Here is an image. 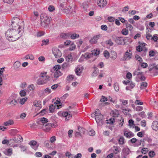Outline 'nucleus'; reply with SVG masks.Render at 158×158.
<instances>
[{
  "label": "nucleus",
  "mask_w": 158,
  "mask_h": 158,
  "mask_svg": "<svg viewBox=\"0 0 158 158\" xmlns=\"http://www.w3.org/2000/svg\"><path fill=\"white\" fill-rule=\"evenodd\" d=\"M135 57L137 60L140 63H141L143 61L142 58L141 57L138 55H135Z\"/></svg>",
  "instance_id": "obj_50"
},
{
  "label": "nucleus",
  "mask_w": 158,
  "mask_h": 158,
  "mask_svg": "<svg viewBox=\"0 0 158 158\" xmlns=\"http://www.w3.org/2000/svg\"><path fill=\"white\" fill-rule=\"evenodd\" d=\"M29 144L30 145L31 147L35 150H36L37 149L38 146L36 145L37 142L36 141L32 140L30 142Z\"/></svg>",
  "instance_id": "obj_20"
},
{
  "label": "nucleus",
  "mask_w": 158,
  "mask_h": 158,
  "mask_svg": "<svg viewBox=\"0 0 158 158\" xmlns=\"http://www.w3.org/2000/svg\"><path fill=\"white\" fill-rule=\"evenodd\" d=\"M48 122V120L47 118L43 117L40 118V121L37 122V123L38 124L42 125L43 126L44 125L46 124V123Z\"/></svg>",
  "instance_id": "obj_13"
},
{
  "label": "nucleus",
  "mask_w": 158,
  "mask_h": 158,
  "mask_svg": "<svg viewBox=\"0 0 158 158\" xmlns=\"http://www.w3.org/2000/svg\"><path fill=\"white\" fill-rule=\"evenodd\" d=\"M21 63L18 61H17L14 64V67L15 70L16 71H19L21 67Z\"/></svg>",
  "instance_id": "obj_17"
},
{
  "label": "nucleus",
  "mask_w": 158,
  "mask_h": 158,
  "mask_svg": "<svg viewBox=\"0 0 158 158\" xmlns=\"http://www.w3.org/2000/svg\"><path fill=\"white\" fill-rule=\"evenodd\" d=\"M12 150L11 148L8 149L7 151V153L6 154V155L8 156L11 155L12 154Z\"/></svg>",
  "instance_id": "obj_56"
},
{
  "label": "nucleus",
  "mask_w": 158,
  "mask_h": 158,
  "mask_svg": "<svg viewBox=\"0 0 158 158\" xmlns=\"http://www.w3.org/2000/svg\"><path fill=\"white\" fill-rule=\"evenodd\" d=\"M70 38L72 39H75L78 38L79 36V35L76 33L70 34Z\"/></svg>",
  "instance_id": "obj_32"
},
{
  "label": "nucleus",
  "mask_w": 158,
  "mask_h": 158,
  "mask_svg": "<svg viewBox=\"0 0 158 158\" xmlns=\"http://www.w3.org/2000/svg\"><path fill=\"white\" fill-rule=\"evenodd\" d=\"M54 124L51 123H48L42 126L43 130L45 132H49L51 128L52 127H55Z\"/></svg>",
  "instance_id": "obj_7"
},
{
  "label": "nucleus",
  "mask_w": 158,
  "mask_h": 158,
  "mask_svg": "<svg viewBox=\"0 0 158 158\" xmlns=\"http://www.w3.org/2000/svg\"><path fill=\"white\" fill-rule=\"evenodd\" d=\"M130 110L128 108L127 109H124L123 110V112L125 115L128 114V112H129Z\"/></svg>",
  "instance_id": "obj_63"
},
{
  "label": "nucleus",
  "mask_w": 158,
  "mask_h": 158,
  "mask_svg": "<svg viewBox=\"0 0 158 158\" xmlns=\"http://www.w3.org/2000/svg\"><path fill=\"white\" fill-rule=\"evenodd\" d=\"M129 141H130L131 143H136V142H137V143L138 141V140H137L135 138H132V139H130L129 140Z\"/></svg>",
  "instance_id": "obj_54"
},
{
  "label": "nucleus",
  "mask_w": 158,
  "mask_h": 158,
  "mask_svg": "<svg viewBox=\"0 0 158 158\" xmlns=\"http://www.w3.org/2000/svg\"><path fill=\"white\" fill-rule=\"evenodd\" d=\"M14 121L13 120L10 119L7 121L3 123V125L5 126H10L13 125L14 124Z\"/></svg>",
  "instance_id": "obj_28"
},
{
  "label": "nucleus",
  "mask_w": 158,
  "mask_h": 158,
  "mask_svg": "<svg viewBox=\"0 0 158 158\" xmlns=\"http://www.w3.org/2000/svg\"><path fill=\"white\" fill-rule=\"evenodd\" d=\"M115 41L117 44L119 45H122L124 43V39L122 37H117Z\"/></svg>",
  "instance_id": "obj_15"
},
{
  "label": "nucleus",
  "mask_w": 158,
  "mask_h": 158,
  "mask_svg": "<svg viewBox=\"0 0 158 158\" xmlns=\"http://www.w3.org/2000/svg\"><path fill=\"white\" fill-rule=\"evenodd\" d=\"M18 132V130L16 129H12L10 130V134L12 135H14Z\"/></svg>",
  "instance_id": "obj_41"
},
{
  "label": "nucleus",
  "mask_w": 158,
  "mask_h": 158,
  "mask_svg": "<svg viewBox=\"0 0 158 158\" xmlns=\"http://www.w3.org/2000/svg\"><path fill=\"white\" fill-rule=\"evenodd\" d=\"M148 84L146 82H143L140 84V88L141 89L145 88L147 86Z\"/></svg>",
  "instance_id": "obj_30"
},
{
  "label": "nucleus",
  "mask_w": 158,
  "mask_h": 158,
  "mask_svg": "<svg viewBox=\"0 0 158 158\" xmlns=\"http://www.w3.org/2000/svg\"><path fill=\"white\" fill-rule=\"evenodd\" d=\"M97 4L100 7H104L107 4L106 0H97Z\"/></svg>",
  "instance_id": "obj_10"
},
{
  "label": "nucleus",
  "mask_w": 158,
  "mask_h": 158,
  "mask_svg": "<svg viewBox=\"0 0 158 158\" xmlns=\"http://www.w3.org/2000/svg\"><path fill=\"white\" fill-rule=\"evenodd\" d=\"M99 70L96 67H94V70L91 75V77H93L96 76Z\"/></svg>",
  "instance_id": "obj_27"
},
{
  "label": "nucleus",
  "mask_w": 158,
  "mask_h": 158,
  "mask_svg": "<svg viewBox=\"0 0 158 158\" xmlns=\"http://www.w3.org/2000/svg\"><path fill=\"white\" fill-rule=\"evenodd\" d=\"M72 56L71 54H69L66 57V60L68 62L72 61Z\"/></svg>",
  "instance_id": "obj_34"
},
{
  "label": "nucleus",
  "mask_w": 158,
  "mask_h": 158,
  "mask_svg": "<svg viewBox=\"0 0 158 158\" xmlns=\"http://www.w3.org/2000/svg\"><path fill=\"white\" fill-rule=\"evenodd\" d=\"M158 35L157 34L154 35L152 38V40L154 41L155 42H157L158 40Z\"/></svg>",
  "instance_id": "obj_44"
},
{
  "label": "nucleus",
  "mask_w": 158,
  "mask_h": 158,
  "mask_svg": "<svg viewBox=\"0 0 158 158\" xmlns=\"http://www.w3.org/2000/svg\"><path fill=\"white\" fill-rule=\"evenodd\" d=\"M70 36V34L69 33H62L60 35V36L63 39H66L69 38Z\"/></svg>",
  "instance_id": "obj_25"
},
{
  "label": "nucleus",
  "mask_w": 158,
  "mask_h": 158,
  "mask_svg": "<svg viewBox=\"0 0 158 158\" xmlns=\"http://www.w3.org/2000/svg\"><path fill=\"white\" fill-rule=\"evenodd\" d=\"M126 28L130 31H131L133 28L132 26L131 25L128 23L126 24Z\"/></svg>",
  "instance_id": "obj_45"
},
{
  "label": "nucleus",
  "mask_w": 158,
  "mask_h": 158,
  "mask_svg": "<svg viewBox=\"0 0 158 158\" xmlns=\"http://www.w3.org/2000/svg\"><path fill=\"white\" fill-rule=\"evenodd\" d=\"M152 73H153L155 75L158 74V65H156L154 68L151 71H150Z\"/></svg>",
  "instance_id": "obj_26"
},
{
  "label": "nucleus",
  "mask_w": 158,
  "mask_h": 158,
  "mask_svg": "<svg viewBox=\"0 0 158 158\" xmlns=\"http://www.w3.org/2000/svg\"><path fill=\"white\" fill-rule=\"evenodd\" d=\"M100 51L99 49H95L92 51V55L97 56L99 54Z\"/></svg>",
  "instance_id": "obj_35"
},
{
  "label": "nucleus",
  "mask_w": 158,
  "mask_h": 158,
  "mask_svg": "<svg viewBox=\"0 0 158 158\" xmlns=\"http://www.w3.org/2000/svg\"><path fill=\"white\" fill-rule=\"evenodd\" d=\"M128 122L129 126H130V127H132L133 125L135 126V124H134V121L132 119H131L129 120Z\"/></svg>",
  "instance_id": "obj_53"
},
{
  "label": "nucleus",
  "mask_w": 158,
  "mask_h": 158,
  "mask_svg": "<svg viewBox=\"0 0 158 158\" xmlns=\"http://www.w3.org/2000/svg\"><path fill=\"white\" fill-rule=\"evenodd\" d=\"M124 139L122 136L119 138L118 142L120 144H123L124 143Z\"/></svg>",
  "instance_id": "obj_48"
},
{
  "label": "nucleus",
  "mask_w": 158,
  "mask_h": 158,
  "mask_svg": "<svg viewBox=\"0 0 158 158\" xmlns=\"http://www.w3.org/2000/svg\"><path fill=\"white\" fill-rule=\"evenodd\" d=\"M102 36V35L101 34H99L94 36L90 40V43L92 44H96L98 40L100 39Z\"/></svg>",
  "instance_id": "obj_9"
},
{
  "label": "nucleus",
  "mask_w": 158,
  "mask_h": 158,
  "mask_svg": "<svg viewBox=\"0 0 158 158\" xmlns=\"http://www.w3.org/2000/svg\"><path fill=\"white\" fill-rule=\"evenodd\" d=\"M76 74L78 76H80V74L81 73V71L80 70V69L79 68H76L75 71Z\"/></svg>",
  "instance_id": "obj_37"
},
{
  "label": "nucleus",
  "mask_w": 158,
  "mask_h": 158,
  "mask_svg": "<svg viewBox=\"0 0 158 158\" xmlns=\"http://www.w3.org/2000/svg\"><path fill=\"white\" fill-rule=\"evenodd\" d=\"M95 131L93 130H90L88 132V134L90 136H94L95 135Z\"/></svg>",
  "instance_id": "obj_59"
},
{
  "label": "nucleus",
  "mask_w": 158,
  "mask_h": 158,
  "mask_svg": "<svg viewBox=\"0 0 158 158\" xmlns=\"http://www.w3.org/2000/svg\"><path fill=\"white\" fill-rule=\"evenodd\" d=\"M48 9L50 11H53L55 10V7L52 6H50L48 8Z\"/></svg>",
  "instance_id": "obj_62"
},
{
  "label": "nucleus",
  "mask_w": 158,
  "mask_h": 158,
  "mask_svg": "<svg viewBox=\"0 0 158 158\" xmlns=\"http://www.w3.org/2000/svg\"><path fill=\"white\" fill-rule=\"evenodd\" d=\"M51 92V90L49 88H47L44 89V93L46 94H48L50 93Z\"/></svg>",
  "instance_id": "obj_40"
},
{
  "label": "nucleus",
  "mask_w": 158,
  "mask_h": 158,
  "mask_svg": "<svg viewBox=\"0 0 158 158\" xmlns=\"http://www.w3.org/2000/svg\"><path fill=\"white\" fill-rule=\"evenodd\" d=\"M20 94L21 97H23L25 96L26 92L24 90H22L20 92Z\"/></svg>",
  "instance_id": "obj_60"
},
{
  "label": "nucleus",
  "mask_w": 158,
  "mask_h": 158,
  "mask_svg": "<svg viewBox=\"0 0 158 158\" xmlns=\"http://www.w3.org/2000/svg\"><path fill=\"white\" fill-rule=\"evenodd\" d=\"M149 156L150 157H153L155 155V152L153 151H150L148 153Z\"/></svg>",
  "instance_id": "obj_58"
},
{
  "label": "nucleus",
  "mask_w": 158,
  "mask_h": 158,
  "mask_svg": "<svg viewBox=\"0 0 158 158\" xmlns=\"http://www.w3.org/2000/svg\"><path fill=\"white\" fill-rule=\"evenodd\" d=\"M152 127L153 130L157 131L158 130V122L156 121H153Z\"/></svg>",
  "instance_id": "obj_22"
},
{
  "label": "nucleus",
  "mask_w": 158,
  "mask_h": 158,
  "mask_svg": "<svg viewBox=\"0 0 158 158\" xmlns=\"http://www.w3.org/2000/svg\"><path fill=\"white\" fill-rule=\"evenodd\" d=\"M62 73L60 71H57L53 72V77L56 79L58 78L59 77L61 76Z\"/></svg>",
  "instance_id": "obj_16"
},
{
  "label": "nucleus",
  "mask_w": 158,
  "mask_h": 158,
  "mask_svg": "<svg viewBox=\"0 0 158 158\" xmlns=\"http://www.w3.org/2000/svg\"><path fill=\"white\" fill-rule=\"evenodd\" d=\"M60 99L58 98L57 99H53L52 102L53 103L55 104V105H56L60 103Z\"/></svg>",
  "instance_id": "obj_39"
},
{
  "label": "nucleus",
  "mask_w": 158,
  "mask_h": 158,
  "mask_svg": "<svg viewBox=\"0 0 158 158\" xmlns=\"http://www.w3.org/2000/svg\"><path fill=\"white\" fill-rule=\"evenodd\" d=\"M124 135L127 138H130L134 136V134L130 131H124Z\"/></svg>",
  "instance_id": "obj_14"
},
{
  "label": "nucleus",
  "mask_w": 158,
  "mask_h": 158,
  "mask_svg": "<svg viewBox=\"0 0 158 158\" xmlns=\"http://www.w3.org/2000/svg\"><path fill=\"white\" fill-rule=\"evenodd\" d=\"M47 73L45 72L41 73L39 76V78L43 79H46V80L49 81L50 77L47 75Z\"/></svg>",
  "instance_id": "obj_12"
},
{
  "label": "nucleus",
  "mask_w": 158,
  "mask_h": 158,
  "mask_svg": "<svg viewBox=\"0 0 158 158\" xmlns=\"http://www.w3.org/2000/svg\"><path fill=\"white\" fill-rule=\"evenodd\" d=\"M108 20L109 22H112L115 21V19L112 17H110L108 18Z\"/></svg>",
  "instance_id": "obj_64"
},
{
  "label": "nucleus",
  "mask_w": 158,
  "mask_h": 158,
  "mask_svg": "<svg viewBox=\"0 0 158 158\" xmlns=\"http://www.w3.org/2000/svg\"><path fill=\"white\" fill-rule=\"evenodd\" d=\"M96 121L98 125L102 126L104 123V117L99 109L96 110Z\"/></svg>",
  "instance_id": "obj_2"
},
{
  "label": "nucleus",
  "mask_w": 158,
  "mask_h": 158,
  "mask_svg": "<svg viewBox=\"0 0 158 158\" xmlns=\"http://www.w3.org/2000/svg\"><path fill=\"white\" fill-rule=\"evenodd\" d=\"M61 68V66L60 65H56L54 66L53 68V72L56 71H60Z\"/></svg>",
  "instance_id": "obj_33"
},
{
  "label": "nucleus",
  "mask_w": 158,
  "mask_h": 158,
  "mask_svg": "<svg viewBox=\"0 0 158 158\" xmlns=\"http://www.w3.org/2000/svg\"><path fill=\"white\" fill-rule=\"evenodd\" d=\"M143 109V107L140 106H138L136 107L135 110L137 111H140L142 110Z\"/></svg>",
  "instance_id": "obj_51"
},
{
  "label": "nucleus",
  "mask_w": 158,
  "mask_h": 158,
  "mask_svg": "<svg viewBox=\"0 0 158 158\" xmlns=\"http://www.w3.org/2000/svg\"><path fill=\"white\" fill-rule=\"evenodd\" d=\"M59 116L60 117H65L66 120H69L72 117V115L70 114H69L67 112H59L58 113Z\"/></svg>",
  "instance_id": "obj_5"
},
{
  "label": "nucleus",
  "mask_w": 158,
  "mask_h": 158,
  "mask_svg": "<svg viewBox=\"0 0 158 158\" xmlns=\"http://www.w3.org/2000/svg\"><path fill=\"white\" fill-rule=\"evenodd\" d=\"M11 25L13 28L8 30L6 32L5 35L8 38H12L10 40L8 39L10 41H14L18 40L19 38V36H17V35L20 31L19 30L20 26L17 23H15L13 22H12Z\"/></svg>",
  "instance_id": "obj_1"
},
{
  "label": "nucleus",
  "mask_w": 158,
  "mask_h": 158,
  "mask_svg": "<svg viewBox=\"0 0 158 158\" xmlns=\"http://www.w3.org/2000/svg\"><path fill=\"white\" fill-rule=\"evenodd\" d=\"M114 88L116 91H118L119 90V85L118 83L115 82L114 84Z\"/></svg>",
  "instance_id": "obj_38"
},
{
  "label": "nucleus",
  "mask_w": 158,
  "mask_h": 158,
  "mask_svg": "<svg viewBox=\"0 0 158 158\" xmlns=\"http://www.w3.org/2000/svg\"><path fill=\"white\" fill-rule=\"evenodd\" d=\"M156 64H155L153 63L152 64H150L149 66L148 69L150 71H151L152 70V69L154 68V67L156 66Z\"/></svg>",
  "instance_id": "obj_52"
},
{
  "label": "nucleus",
  "mask_w": 158,
  "mask_h": 158,
  "mask_svg": "<svg viewBox=\"0 0 158 158\" xmlns=\"http://www.w3.org/2000/svg\"><path fill=\"white\" fill-rule=\"evenodd\" d=\"M138 13V11L135 10H132L131 11H130L128 12V13L129 14H131V15H134L136 13Z\"/></svg>",
  "instance_id": "obj_55"
},
{
  "label": "nucleus",
  "mask_w": 158,
  "mask_h": 158,
  "mask_svg": "<svg viewBox=\"0 0 158 158\" xmlns=\"http://www.w3.org/2000/svg\"><path fill=\"white\" fill-rule=\"evenodd\" d=\"M62 107V105L60 104L59 105H54L53 104L49 106L50 112L52 113L56 108L57 109H59Z\"/></svg>",
  "instance_id": "obj_11"
},
{
  "label": "nucleus",
  "mask_w": 158,
  "mask_h": 158,
  "mask_svg": "<svg viewBox=\"0 0 158 158\" xmlns=\"http://www.w3.org/2000/svg\"><path fill=\"white\" fill-rule=\"evenodd\" d=\"M69 94H65L61 98V100H62L63 101H64L65 99L69 96Z\"/></svg>",
  "instance_id": "obj_57"
},
{
  "label": "nucleus",
  "mask_w": 158,
  "mask_h": 158,
  "mask_svg": "<svg viewBox=\"0 0 158 158\" xmlns=\"http://www.w3.org/2000/svg\"><path fill=\"white\" fill-rule=\"evenodd\" d=\"M131 50H129L126 52L124 54L123 57L121 58V60L122 61L128 60L131 58L132 54Z\"/></svg>",
  "instance_id": "obj_6"
},
{
  "label": "nucleus",
  "mask_w": 158,
  "mask_h": 158,
  "mask_svg": "<svg viewBox=\"0 0 158 158\" xmlns=\"http://www.w3.org/2000/svg\"><path fill=\"white\" fill-rule=\"evenodd\" d=\"M44 32H38L37 33V36L40 37L44 35Z\"/></svg>",
  "instance_id": "obj_61"
},
{
  "label": "nucleus",
  "mask_w": 158,
  "mask_h": 158,
  "mask_svg": "<svg viewBox=\"0 0 158 158\" xmlns=\"http://www.w3.org/2000/svg\"><path fill=\"white\" fill-rule=\"evenodd\" d=\"M130 86H127L126 88V89L127 90H131V89L134 88L135 86V84L134 83L132 82V81H130L129 83Z\"/></svg>",
  "instance_id": "obj_24"
},
{
  "label": "nucleus",
  "mask_w": 158,
  "mask_h": 158,
  "mask_svg": "<svg viewBox=\"0 0 158 158\" xmlns=\"http://www.w3.org/2000/svg\"><path fill=\"white\" fill-rule=\"evenodd\" d=\"M121 33L123 35H126L128 34V31L126 28H123L121 31Z\"/></svg>",
  "instance_id": "obj_36"
},
{
  "label": "nucleus",
  "mask_w": 158,
  "mask_h": 158,
  "mask_svg": "<svg viewBox=\"0 0 158 158\" xmlns=\"http://www.w3.org/2000/svg\"><path fill=\"white\" fill-rule=\"evenodd\" d=\"M48 81L46 79H43L39 78L37 81V84L39 85H41L46 83Z\"/></svg>",
  "instance_id": "obj_18"
},
{
  "label": "nucleus",
  "mask_w": 158,
  "mask_h": 158,
  "mask_svg": "<svg viewBox=\"0 0 158 158\" xmlns=\"http://www.w3.org/2000/svg\"><path fill=\"white\" fill-rule=\"evenodd\" d=\"M27 98H23L21 99L19 101V103L22 105L24 104L25 102H26Z\"/></svg>",
  "instance_id": "obj_47"
},
{
  "label": "nucleus",
  "mask_w": 158,
  "mask_h": 158,
  "mask_svg": "<svg viewBox=\"0 0 158 158\" xmlns=\"http://www.w3.org/2000/svg\"><path fill=\"white\" fill-rule=\"evenodd\" d=\"M133 76L136 75L137 78L140 79L141 81H144L145 80L146 78L144 76V73L142 72L139 68L135 70L133 73Z\"/></svg>",
  "instance_id": "obj_4"
},
{
  "label": "nucleus",
  "mask_w": 158,
  "mask_h": 158,
  "mask_svg": "<svg viewBox=\"0 0 158 158\" xmlns=\"http://www.w3.org/2000/svg\"><path fill=\"white\" fill-rule=\"evenodd\" d=\"M52 52L55 57L57 58L60 57L61 56L62 54L61 52L57 48H53Z\"/></svg>",
  "instance_id": "obj_8"
},
{
  "label": "nucleus",
  "mask_w": 158,
  "mask_h": 158,
  "mask_svg": "<svg viewBox=\"0 0 158 158\" xmlns=\"http://www.w3.org/2000/svg\"><path fill=\"white\" fill-rule=\"evenodd\" d=\"M42 43V44H41V46H43V45H47L49 44V40L48 39H47L46 40H43Z\"/></svg>",
  "instance_id": "obj_43"
},
{
  "label": "nucleus",
  "mask_w": 158,
  "mask_h": 158,
  "mask_svg": "<svg viewBox=\"0 0 158 158\" xmlns=\"http://www.w3.org/2000/svg\"><path fill=\"white\" fill-rule=\"evenodd\" d=\"M130 152V151L127 147L123 148L121 153L122 155H128Z\"/></svg>",
  "instance_id": "obj_19"
},
{
  "label": "nucleus",
  "mask_w": 158,
  "mask_h": 158,
  "mask_svg": "<svg viewBox=\"0 0 158 158\" xmlns=\"http://www.w3.org/2000/svg\"><path fill=\"white\" fill-rule=\"evenodd\" d=\"M89 3L88 2H84L82 4L81 7L85 11H86L89 6Z\"/></svg>",
  "instance_id": "obj_21"
},
{
  "label": "nucleus",
  "mask_w": 158,
  "mask_h": 158,
  "mask_svg": "<svg viewBox=\"0 0 158 158\" xmlns=\"http://www.w3.org/2000/svg\"><path fill=\"white\" fill-rule=\"evenodd\" d=\"M151 104L152 105L155 109L158 108V103L157 101H156L155 99H153L152 101H151Z\"/></svg>",
  "instance_id": "obj_23"
},
{
  "label": "nucleus",
  "mask_w": 158,
  "mask_h": 158,
  "mask_svg": "<svg viewBox=\"0 0 158 158\" xmlns=\"http://www.w3.org/2000/svg\"><path fill=\"white\" fill-rule=\"evenodd\" d=\"M18 103V102L15 99L12 100L10 102V104L13 106H15Z\"/></svg>",
  "instance_id": "obj_46"
},
{
  "label": "nucleus",
  "mask_w": 158,
  "mask_h": 158,
  "mask_svg": "<svg viewBox=\"0 0 158 158\" xmlns=\"http://www.w3.org/2000/svg\"><path fill=\"white\" fill-rule=\"evenodd\" d=\"M33 105L37 107H39V108H41V102L40 101H35L33 102Z\"/></svg>",
  "instance_id": "obj_31"
},
{
  "label": "nucleus",
  "mask_w": 158,
  "mask_h": 158,
  "mask_svg": "<svg viewBox=\"0 0 158 158\" xmlns=\"http://www.w3.org/2000/svg\"><path fill=\"white\" fill-rule=\"evenodd\" d=\"M103 54L104 56L107 59L109 57V52L106 50L104 51L103 52Z\"/></svg>",
  "instance_id": "obj_42"
},
{
  "label": "nucleus",
  "mask_w": 158,
  "mask_h": 158,
  "mask_svg": "<svg viewBox=\"0 0 158 158\" xmlns=\"http://www.w3.org/2000/svg\"><path fill=\"white\" fill-rule=\"evenodd\" d=\"M70 8L69 6L66 5V6L64 8L63 10L64 12L66 13H68L70 12Z\"/></svg>",
  "instance_id": "obj_29"
},
{
  "label": "nucleus",
  "mask_w": 158,
  "mask_h": 158,
  "mask_svg": "<svg viewBox=\"0 0 158 158\" xmlns=\"http://www.w3.org/2000/svg\"><path fill=\"white\" fill-rule=\"evenodd\" d=\"M40 19L42 24L43 23L45 24V25L46 26L50 23L51 18L48 16L46 14L42 13L41 15Z\"/></svg>",
  "instance_id": "obj_3"
},
{
  "label": "nucleus",
  "mask_w": 158,
  "mask_h": 158,
  "mask_svg": "<svg viewBox=\"0 0 158 158\" xmlns=\"http://www.w3.org/2000/svg\"><path fill=\"white\" fill-rule=\"evenodd\" d=\"M74 76L73 75H71L68 76L67 77V81H70L73 80L74 79Z\"/></svg>",
  "instance_id": "obj_49"
}]
</instances>
